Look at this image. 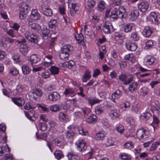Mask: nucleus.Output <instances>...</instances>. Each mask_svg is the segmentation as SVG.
Masks as SVG:
<instances>
[{
	"instance_id": "obj_23",
	"label": "nucleus",
	"mask_w": 160,
	"mask_h": 160,
	"mask_svg": "<svg viewBox=\"0 0 160 160\" xmlns=\"http://www.w3.org/2000/svg\"><path fill=\"white\" fill-rule=\"evenodd\" d=\"M70 55V54L68 53L64 52L61 50L59 57L61 60L63 61H66L68 60Z\"/></svg>"
},
{
	"instance_id": "obj_39",
	"label": "nucleus",
	"mask_w": 160,
	"mask_h": 160,
	"mask_svg": "<svg viewBox=\"0 0 160 160\" xmlns=\"http://www.w3.org/2000/svg\"><path fill=\"white\" fill-rule=\"evenodd\" d=\"M151 116V114L148 112L143 113L141 115V117L146 120L149 119Z\"/></svg>"
},
{
	"instance_id": "obj_29",
	"label": "nucleus",
	"mask_w": 160,
	"mask_h": 160,
	"mask_svg": "<svg viewBox=\"0 0 160 160\" xmlns=\"http://www.w3.org/2000/svg\"><path fill=\"white\" fill-rule=\"evenodd\" d=\"M30 27L32 29L35 31H38L41 30V26L38 23H33L30 24L29 23Z\"/></svg>"
},
{
	"instance_id": "obj_8",
	"label": "nucleus",
	"mask_w": 160,
	"mask_h": 160,
	"mask_svg": "<svg viewBox=\"0 0 160 160\" xmlns=\"http://www.w3.org/2000/svg\"><path fill=\"white\" fill-rule=\"evenodd\" d=\"M126 46L128 50L131 51H134L137 48V46L135 43H133L128 40L126 41Z\"/></svg>"
},
{
	"instance_id": "obj_26",
	"label": "nucleus",
	"mask_w": 160,
	"mask_h": 160,
	"mask_svg": "<svg viewBox=\"0 0 160 160\" xmlns=\"http://www.w3.org/2000/svg\"><path fill=\"white\" fill-rule=\"evenodd\" d=\"M58 118L61 122H67L68 120V117L62 112H61L58 114Z\"/></svg>"
},
{
	"instance_id": "obj_19",
	"label": "nucleus",
	"mask_w": 160,
	"mask_h": 160,
	"mask_svg": "<svg viewBox=\"0 0 160 160\" xmlns=\"http://www.w3.org/2000/svg\"><path fill=\"white\" fill-rule=\"evenodd\" d=\"M19 51L23 55L25 56L27 55L29 51L28 47L26 45L21 44L20 45Z\"/></svg>"
},
{
	"instance_id": "obj_7",
	"label": "nucleus",
	"mask_w": 160,
	"mask_h": 160,
	"mask_svg": "<svg viewBox=\"0 0 160 160\" xmlns=\"http://www.w3.org/2000/svg\"><path fill=\"white\" fill-rule=\"evenodd\" d=\"M149 7V4L147 2H142L138 4V8L142 12H145L148 10Z\"/></svg>"
},
{
	"instance_id": "obj_43",
	"label": "nucleus",
	"mask_w": 160,
	"mask_h": 160,
	"mask_svg": "<svg viewBox=\"0 0 160 160\" xmlns=\"http://www.w3.org/2000/svg\"><path fill=\"white\" fill-rule=\"evenodd\" d=\"M50 110L52 112H56L60 111L61 110L59 106L57 104H55L52 105L50 107Z\"/></svg>"
},
{
	"instance_id": "obj_48",
	"label": "nucleus",
	"mask_w": 160,
	"mask_h": 160,
	"mask_svg": "<svg viewBox=\"0 0 160 160\" xmlns=\"http://www.w3.org/2000/svg\"><path fill=\"white\" fill-rule=\"evenodd\" d=\"M132 28V24H129L126 25L124 28V31L126 32H128L130 31Z\"/></svg>"
},
{
	"instance_id": "obj_61",
	"label": "nucleus",
	"mask_w": 160,
	"mask_h": 160,
	"mask_svg": "<svg viewBox=\"0 0 160 160\" xmlns=\"http://www.w3.org/2000/svg\"><path fill=\"white\" fill-rule=\"evenodd\" d=\"M153 45V42L152 40H149L146 43V47L147 48H151Z\"/></svg>"
},
{
	"instance_id": "obj_63",
	"label": "nucleus",
	"mask_w": 160,
	"mask_h": 160,
	"mask_svg": "<svg viewBox=\"0 0 160 160\" xmlns=\"http://www.w3.org/2000/svg\"><path fill=\"white\" fill-rule=\"evenodd\" d=\"M7 33L8 34V35L11 36L12 37H15V35L14 33V31L13 30L11 29H10L7 31Z\"/></svg>"
},
{
	"instance_id": "obj_30",
	"label": "nucleus",
	"mask_w": 160,
	"mask_h": 160,
	"mask_svg": "<svg viewBox=\"0 0 160 160\" xmlns=\"http://www.w3.org/2000/svg\"><path fill=\"white\" fill-rule=\"evenodd\" d=\"M87 100L88 103H89L91 106H92L94 104L99 103L102 101L101 100H99L97 98H89Z\"/></svg>"
},
{
	"instance_id": "obj_50",
	"label": "nucleus",
	"mask_w": 160,
	"mask_h": 160,
	"mask_svg": "<svg viewBox=\"0 0 160 160\" xmlns=\"http://www.w3.org/2000/svg\"><path fill=\"white\" fill-rule=\"evenodd\" d=\"M149 92V89L145 87H143L141 89V92L143 94V96L147 95Z\"/></svg>"
},
{
	"instance_id": "obj_59",
	"label": "nucleus",
	"mask_w": 160,
	"mask_h": 160,
	"mask_svg": "<svg viewBox=\"0 0 160 160\" xmlns=\"http://www.w3.org/2000/svg\"><path fill=\"white\" fill-rule=\"evenodd\" d=\"M126 121L130 125H133L134 124L133 119L130 118H127L126 119Z\"/></svg>"
},
{
	"instance_id": "obj_6",
	"label": "nucleus",
	"mask_w": 160,
	"mask_h": 160,
	"mask_svg": "<svg viewBox=\"0 0 160 160\" xmlns=\"http://www.w3.org/2000/svg\"><path fill=\"white\" fill-rule=\"evenodd\" d=\"M149 132L148 131L143 129H140L137 131V135L141 138L146 139L149 137Z\"/></svg>"
},
{
	"instance_id": "obj_37",
	"label": "nucleus",
	"mask_w": 160,
	"mask_h": 160,
	"mask_svg": "<svg viewBox=\"0 0 160 160\" xmlns=\"http://www.w3.org/2000/svg\"><path fill=\"white\" fill-rule=\"evenodd\" d=\"M57 21L56 19H52L49 22L48 26L49 28H54L57 25Z\"/></svg>"
},
{
	"instance_id": "obj_57",
	"label": "nucleus",
	"mask_w": 160,
	"mask_h": 160,
	"mask_svg": "<svg viewBox=\"0 0 160 160\" xmlns=\"http://www.w3.org/2000/svg\"><path fill=\"white\" fill-rule=\"evenodd\" d=\"M128 76L125 74H122L119 76V79L122 81L124 82L127 78Z\"/></svg>"
},
{
	"instance_id": "obj_60",
	"label": "nucleus",
	"mask_w": 160,
	"mask_h": 160,
	"mask_svg": "<svg viewBox=\"0 0 160 160\" xmlns=\"http://www.w3.org/2000/svg\"><path fill=\"white\" fill-rule=\"evenodd\" d=\"M95 112L97 114L99 115L103 113V110L100 108L97 107L95 109Z\"/></svg>"
},
{
	"instance_id": "obj_3",
	"label": "nucleus",
	"mask_w": 160,
	"mask_h": 160,
	"mask_svg": "<svg viewBox=\"0 0 160 160\" xmlns=\"http://www.w3.org/2000/svg\"><path fill=\"white\" fill-rule=\"evenodd\" d=\"M24 36L29 41L37 44L38 42L37 35L29 32L26 31L24 33Z\"/></svg>"
},
{
	"instance_id": "obj_40",
	"label": "nucleus",
	"mask_w": 160,
	"mask_h": 160,
	"mask_svg": "<svg viewBox=\"0 0 160 160\" xmlns=\"http://www.w3.org/2000/svg\"><path fill=\"white\" fill-rule=\"evenodd\" d=\"M75 38L78 43H80L83 40V37L82 33L77 34L75 35Z\"/></svg>"
},
{
	"instance_id": "obj_5",
	"label": "nucleus",
	"mask_w": 160,
	"mask_h": 160,
	"mask_svg": "<svg viewBox=\"0 0 160 160\" xmlns=\"http://www.w3.org/2000/svg\"><path fill=\"white\" fill-rule=\"evenodd\" d=\"M150 21L154 24H158L160 23V15L157 14L154 12H152L150 15Z\"/></svg>"
},
{
	"instance_id": "obj_54",
	"label": "nucleus",
	"mask_w": 160,
	"mask_h": 160,
	"mask_svg": "<svg viewBox=\"0 0 160 160\" xmlns=\"http://www.w3.org/2000/svg\"><path fill=\"white\" fill-rule=\"evenodd\" d=\"M131 37L134 41H137L139 39V37L138 36L137 34L135 32L132 33Z\"/></svg>"
},
{
	"instance_id": "obj_33",
	"label": "nucleus",
	"mask_w": 160,
	"mask_h": 160,
	"mask_svg": "<svg viewBox=\"0 0 160 160\" xmlns=\"http://www.w3.org/2000/svg\"><path fill=\"white\" fill-rule=\"evenodd\" d=\"M22 70L23 73L25 75L29 74L31 71V69L29 68V67L25 64L22 66Z\"/></svg>"
},
{
	"instance_id": "obj_46",
	"label": "nucleus",
	"mask_w": 160,
	"mask_h": 160,
	"mask_svg": "<svg viewBox=\"0 0 160 160\" xmlns=\"http://www.w3.org/2000/svg\"><path fill=\"white\" fill-rule=\"evenodd\" d=\"M155 60V59L153 57H148L147 61V63L149 65L153 64L154 63Z\"/></svg>"
},
{
	"instance_id": "obj_49",
	"label": "nucleus",
	"mask_w": 160,
	"mask_h": 160,
	"mask_svg": "<svg viewBox=\"0 0 160 160\" xmlns=\"http://www.w3.org/2000/svg\"><path fill=\"white\" fill-rule=\"evenodd\" d=\"M124 148L127 149H131L133 148V145L132 143L127 142L124 144Z\"/></svg>"
},
{
	"instance_id": "obj_18",
	"label": "nucleus",
	"mask_w": 160,
	"mask_h": 160,
	"mask_svg": "<svg viewBox=\"0 0 160 160\" xmlns=\"http://www.w3.org/2000/svg\"><path fill=\"white\" fill-rule=\"evenodd\" d=\"M30 61L32 66L33 64H36L40 60V58L36 54H33L30 57Z\"/></svg>"
},
{
	"instance_id": "obj_45",
	"label": "nucleus",
	"mask_w": 160,
	"mask_h": 160,
	"mask_svg": "<svg viewBox=\"0 0 160 160\" xmlns=\"http://www.w3.org/2000/svg\"><path fill=\"white\" fill-rule=\"evenodd\" d=\"M74 90L71 88H66L65 90L63 92V94L66 96H67L68 95L73 94L74 93Z\"/></svg>"
},
{
	"instance_id": "obj_55",
	"label": "nucleus",
	"mask_w": 160,
	"mask_h": 160,
	"mask_svg": "<svg viewBox=\"0 0 160 160\" xmlns=\"http://www.w3.org/2000/svg\"><path fill=\"white\" fill-rule=\"evenodd\" d=\"M114 144V142L111 139H108L106 145L108 147L112 146Z\"/></svg>"
},
{
	"instance_id": "obj_32",
	"label": "nucleus",
	"mask_w": 160,
	"mask_h": 160,
	"mask_svg": "<svg viewBox=\"0 0 160 160\" xmlns=\"http://www.w3.org/2000/svg\"><path fill=\"white\" fill-rule=\"evenodd\" d=\"M138 84L137 82H133L130 84L129 87V90L131 92H133L137 89Z\"/></svg>"
},
{
	"instance_id": "obj_11",
	"label": "nucleus",
	"mask_w": 160,
	"mask_h": 160,
	"mask_svg": "<svg viewBox=\"0 0 160 160\" xmlns=\"http://www.w3.org/2000/svg\"><path fill=\"white\" fill-rule=\"evenodd\" d=\"M40 15L38 11L36 9H34L32 11L31 14L30 15V18L32 20L36 21L40 19Z\"/></svg>"
},
{
	"instance_id": "obj_15",
	"label": "nucleus",
	"mask_w": 160,
	"mask_h": 160,
	"mask_svg": "<svg viewBox=\"0 0 160 160\" xmlns=\"http://www.w3.org/2000/svg\"><path fill=\"white\" fill-rule=\"evenodd\" d=\"M79 8L76 3H72L71 7L70 8V14L73 16L75 13H78L79 12Z\"/></svg>"
},
{
	"instance_id": "obj_22",
	"label": "nucleus",
	"mask_w": 160,
	"mask_h": 160,
	"mask_svg": "<svg viewBox=\"0 0 160 160\" xmlns=\"http://www.w3.org/2000/svg\"><path fill=\"white\" fill-rule=\"evenodd\" d=\"M50 35V30L47 28H43L41 36L43 39L47 40L48 38Z\"/></svg>"
},
{
	"instance_id": "obj_58",
	"label": "nucleus",
	"mask_w": 160,
	"mask_h": 160,
	"mask_svg": "<svg viewBox=\"0 0 160 160\" xmlns=\"http://www.w3.org/2000/svg\"><path fill=\"white\" fill-rule=\"evenodd\" d=\"M95 4V2L93 0H88V5L89 7H93Z\"/></svg>"
},
{
	"instance_id": "obj_25",
	"label": "nucleus",
	"mask_w": 160,
	"mask_h": 160,
	"mask_svg": "<svg viewBox=\"0 0 160 160\" xmlns=\"http://www.w3.org/2000/svg\"><path fill=\"white\" fill-rule=\"evenodd\" d=\"M91 77L90 72L88 70H86L85 71L84 75L82 77V81L83 82H87L88 80L90 79Z\"/></svg>"
},
{
	"instance_id": "obj_27",
	"label": "nucleus",
	"mask_w": 160,
	"mask_h": 160,
	"mask_svg": "<svg viewBox=\"0 0 160 160\" xmlns=\"http://www.w3.org/2000/svg\"><path fill=\"white\" fill-rule=\"evenodd\" d=\"M139 14L138 10L135 9L131 12L130 15L131 16V18L132 20L136 19Z\"/></svg>"
},
{
	"instance_id": "obj_52",
	"label": "nucleus",
	"mask_w": 160,
	"mask_h": 160,
	"mask_svg": "<svg viewBox=\"0 0 160 160\" xmlns=\"http://www.w3.org/2000/svg\"><path fill=\"white\" fill-rule=\"evenodd\" d=\"M47 125L45 123L40 122V129L42 131H45L47 129Z\"/></svg>"
},
{
	"instance_id": "obj_35",
	"label": "nucleus",
	"mask_w": 160,
	"mask_h": 160,
	"mask_svg": "<svg viewBox=\"0 0 160 160\" xmlns=\"http://www.w3.org/2000/svg\"><path fill=\"white\" fill-rule=\"evenodd\" d=\"M97 116L94 114L90 115L87 119V121L89 123H94L97 121Z\"/></svg>"
},
{
	"instance_id": "obj_36",
	"label": "nucleus",
	"mask_w": 160,
	"mask_h": 160,
	"mask_svg": "<svg viewBox=\"0 0 160 160\" xmlns=\"http://www.w3.org/2000/svg\"><path fill=\"white\" fill-rule=\"evenodd\" d=\"M105 137L103 132H99L96 134L95 138L97 140H102Z\"/></svg>"
},
{
	"instance_id": "obj_10",
	"label": "nucleus",
	"mask_w": 160,
	"mask_h": 160,
	"mask_svg": "<svg viewBox=\"0 0 160 160\" xmlns=\"http://www.w3.org/2000/svg\"><path fill=\"white\" fill-rule=\"evenodd\" d=\"M60 94L57 92H52L48 96L49 100L52 101H55L60 98Z\"/></svg>"
},
{
	"instance_id": "obj_51",
	"label": "nucleus",
	"mask_w": 160,
	"mask_h": 160,
	"mask_svg": "<svg viewBox=\"0 0 160 160\" xmlns=\"http://www.w3.org/2000/svg\"><path fill=\"white\" fill-rule=\"evenodd\" d=\"M24 108L25 109L29 110L30 109H33L35 107L33 106H32L30 105L29 102H27L26 105L24 107Z\"/></svg>"
},
{
	"instance_id": "obj_31",
	"label": "nucleus",
	"mask_w": 160,
	"mask_h": 160,
	"mask_svg": "<svg viewBox=\"0 0 160 160\" xmlns=\"http://www.w3.org/2000/svg\"><path fill=\"white\" fill-rule=\"evenodd\" d=\"M82 112H76L74 113V115L77 118H79L81 116V113H83L84 115L88 114V108H85L82 109Z\"/></svg>"
},
{
	"instance_id": "obj_9",
	"label": "nucleus",
	"mask_w": 160,
	"mask_h": 160,
	"mask_svg": "<svg viewBox=\"0 0 160 160\" xmlns=\"http://www.w3.org/2000/svg\"><path fill=\"white\" fill-rule=\"evenodd\" d=\"M87 148L86 143L83 140L79 141L77 146L78 150L80 152L85 151Z\"/></svg>"
},
{
	"instance_id": "obj_17",
	"label": "nucleus",
	"mask_w": 160,
	"mask_h": 160,
	"mask_svg": "<svg viewBox=\"0 0 160 160\" xmlns=\"http://www.w3.org/2000/svg\"><path fill=\"white\" fill-rule=\"evenodd\" d=\"M42 11L43 14L46 16L50 17L52 15V11L48 6L43 7Z\"/></svg>"
},
{
	"instance_id": "obj_62",
	"label": "nucleus",
	"mask_w": 160,
	"mask_h": 160,
	"mask_svg": "<svg viewBox=\"0 0 160 160\" xmlns=\"http://www.w3.org/2000/svg\"><path fill=\"white\" fill-rule=\"evenodd\" d=\"M9 73L12 75H16L18 74V71L15 68H13L11 69L9 72Z\"/></svg>"
},
{
	"instance_id": "obj_41",
	"label": "nucleus",
	"mask_w": 160,
	"mask_h": 160,
	"mask_svg": "<svg viewBox=\"0 0 160 160\" xmlns=\"http://www.w3.org/2000/svg\"><path fill=\"white\" fill-rule=\"evenodd\" d=\"M51 73L53 74H57L58 73L59 68L54 66H52L49 69Z\"/></svg>"
},
{
	"instance_id": "obj_1",
	"label": "nucleus",
	"mask_w": 160,
	"mask_h": 160,
	"mask_svg": "<svg viewBox=\"0 0 160 160\" xmlns=\"http://www.w3.org/2000/svg\"><path fill=\"white\" fill-rule=\"evenodd\" d=\"M125 13V9L123 7H120L118 9L114 8L111 12V15L109 17L111 18L117 19L118 18H124V14Z\"/></svg>"
},
{
	"instance_id": "obj_56",
	"label": "nucleus",
	"mask_w": 160,
	"mask_h": 160,
	"mask_svg": "<svg viewBox=\"0 0 160 160\" xmlns=\"http://www.w3.org/2000/svg\"><path fill=\"white\" fill-rule=\"evenodd\" d=\"M55 144L58 146H61L63 142L61 140L56 138L55 140Z\"/></svg>"
},
{
	"instance_id": "obj_47",
	"label": "nucleus",
	"mask_w": 160,
	"mask_h": 160,
	"mask_svg": "<svg viewBox=\"0 0 160 160\" xmlns=\"http://www.w3.org/2000/svg\"><path fill=\"white\" fill-rule=\"evenodd\" d=\"M120 158L123 160H130V156L125 153H123L120 155Z\"/></svg>"
},
{
	"instance_id": "obj_2",
	"label": "nucleus",
	"mask_w": 160,
	"mask_h": 160,
	"mask_svg": "<svg viewBox=\"0 0 160 160\" xmlns=\"http://www.w3.org/2000/svg\"><path fill=\"white\" fill-rule=\"evenodd\" d=\"M19 18L22 19L25 18L28 12L30 11V8L25 2H22L20 4Z\"/></svg>"
},
{
	"instance_id": "obj_20",
	"label": "nucleus",
	"mask_w": 160,
	"mask_h": 160,
	"mask_svg": "<svg viewBox=\"0 0 160 160\" xmlns=\"http://www.w3.org/2000/svg\"><path fill=\"white\" fill-rule=\"evenodd\" d=\"M122 94V92L119 90H117L113 93L111 96V99L112 101L115 102V99H118L121 97Z\"/></svg>"
},
{
	"instance_id": "obj_4",
	"label": "nucleus",
	"mask_w": 160,
	"mask_h": 160,
	"mask_svg": "<svg viewBox=\"0 0 160 160\" xmlns=\"http://www.w3.org/2000/svg\"><path fill=\"white\" fill-rule=\"evenodd\" d=\"M102 30L105 33L108 34L113 32L114 29L111 23L106 21L103 24Z\"/></svg>"
},
{
	"instance_id": "obj_64",
	"label": "nucleus",
	"mask_w": 160,
	"mask_h": 160,
	"mask_svg": "<svg viewBox=\"0 0 160 160\" xmlns=\"http://www.w3.org/2000/svg\"><path fill=\"white\" fill-rule=\"evenodd\" d=\"M116 130L120 133H122L124 131V128L122 125H120L117 127Z\"/></svg>"
},
{
	"instance_id": "obj_53",
	"label": "nucleus",
	"mask_w": 160,
	"mask_h": 160,
	"mask_svg": "<svg viewBox=\"0 0 160 160\" xmlns=\"http://www.w3.org/2000/svg\"><path fill=\"white\" fill-rule=\"evenodd\" d=\"M12 58L13 60L15 62H20L19 56L17 54H14L12 57Z\"/></svg>"
},
{
	"instance_id": "obj_38",
	"label": "nucleus",
	"mask_w": 160,
	"mask_h": 160,
	"mask_svg": "<svg viewBox=\"0 0 160 160\" xmlns=\"http://www.w3.org/2000/svg\"><path fill=\"white\" fill-rule=\"evenodd\" d=\"M160 145V142H153L150 148V151H154L156 150L157 147Z\"/></svg>"
},
{
	"instance_id": "obj_16",
	"label": "nucleus",
	"mask_w": 160,
	"mask_h": 160,
	"mask_svg": "<svg viewBox=\"0 0 160 160\" xmlns=\"http://www.w3.org/2000/svg\"><path fill=\"white\" fill-rule=\"evenodd\" d=\"M153 32V28L150 27H146L144 29L142 34L146 37H149Z\"/></svg>"
},
{
	"instance_id": "obj_42",
	"label": "nucleus",
	"mask_w": 160,
	"mask_h": 160,
	"mask_svg": "<svg viewBox=\"0 0 160 160\" xmlns=\"http://www.w3.org/2000/svg\"><path fill=\"white\" fill-rule=\"evenodd\" d=\"M109 114L113 119L118 118L119 116L118 112L115 110H111L109 113Z\"/></svg>"
},
{
	"instance_id": "obj_12",
	"label": "nucleus",
	"mask_w": 160,
	"mask_h": 160,
	"mask_svg": "<svg viewBox=\"0 0 160 160\" xmlns=\"http://www.w3.org/2000/svg\"><path fill=\"white\" fill-rule=\"evenodd\" d=\"M68 129L66 133V137L68 139H72L75 135L74 129L70 126L68 127Z\"/></svg>"
},
{
	"instance_id": "obj_21",
	"label": "nucleus",
	"mask_w": 160,
	"mask_h": 160,
	"mask_svg": "<svg viewBox=\"0 0 160 160\" xmlns=\"http://www.w3.org/2000/svg\"><path fill=\"white\" fill-rule=\"evenodd\" d=\"M75 64V62L72 60L60 63L61 66L68 68L69 69L71 68Z\"/></svg>"
},
{
	"instance_id": "obj_28",
	"label": "nucleus",
	"mask_w": 160,
	"mask_h": 160,
	"mask_svg": "<svg viewBox=\"0 0 160 160\" xmlns=\"http://www.w3.org/2000/svg\"><path fill=\"white\" fill-rule=\"evenodd\" d=\"M54 154L56 158L58 160H60L64 157L62 152L61 150H56Z\"/></svg>"
},
{
	"instance_id": "obj_24",
	"label": "nucleus",
	"mask_w": 160,
	"mask_h": 160,
	"mask_svg": "<svg viewBox=\"0 0 160 160\" xmlns=\"http://www.w3.org/2000/svg\"><path fill=\"white\" fill-rule=\"evenodd\" d=\"M69 160H79L80 157L78 154H74L72 152H69L67 155Z\"/></svg>"
},
{
	"instance_id": "obj_44",
	"label": "nucleus",
	"mask_w": 160,
	"mask_h": 160,
	"mask_svg": "<svg viewBox=\"0 0 160 160\" xmlns=\"http://www.w3.org/2000/svg\"><path fill=\"white\" fill-rule=\"evenodd\" d=\"M105 3L103 1H101L98 6V10L100 11H103L105 8Z\"/></svg>"
},
{
	"instance_id": "obj_13",
	"label": "nucleus",
	"mask_w": 160,
	"mask_h": 160,
	"mask_svg": "<svg viewBox=\"0 0 160 160\" xmlns=\"http://www.w3.org/2000/svg\"><path fill=\"white\" fill-rule=\"evenodd\" d=\"M61 50L71 54L73 51V48L72 46L70 44H67L62 47Z\"/></svg>"
},
{
	"instance_id": "obj_34",
	"label": "nucleus",
	"mask_w": 160,
	"mask_h": 160,
	"mask_svg": "<svg viewBox=\"0 0 160 160\" xmlns=\"http://www.w3.org/2000/svg\"><path fill=\"white\" fill-rule=\"evenodd\" d=\"M42 91L41 89L37 88L34 90L33 92H32V94L34 97H35V95L39 97L42 96Z\"/></svg>"
},
{
	"instance_id": "obj_14",
	"label": "nucleus",
	"mask_w": 160,
	"mask_h": 160,
	"mask_svg": "<svg viewBox=\"0 0 160 160\" xmlns=\"http://www.w3.org/2000/svg\"><path fill=\"white\" fill-rule=\"evenodd\" d=\"M12 101L19 107L22 106L25 103L24 100L21 98H13Z\"/></svg>"
}]
</instances>
